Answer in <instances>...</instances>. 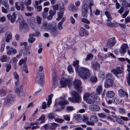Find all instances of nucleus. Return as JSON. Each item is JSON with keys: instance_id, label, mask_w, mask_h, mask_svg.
<instances>
[{"instance_id": "nucleus-1", "label": "nucleus", "mask_w": 130, "mask_h": 130, "mask_svg": "<svg viewBox=\"0 0 130 130\" xmlns=\"http://www.w3.org/2000/svg\"><path fill=\"white\" fill-rule=\"evenodd\" d=\"M94 5L93 0H84L83 3L82 15L84 18L87 17L88 16V12L89 8L90 11V15L91 16L92 14V7Z\"/></svg>"}, {"instance_id": "nucleus-2", "label": "nucleus", "mask_w": 130, "mask_h": 130, "mask_svg": "<svg viewBox=\"0 0 130 130\" xmlns=\"http://www.w3.org/2000/svg\"><path fill=\"white\" fill-rule=\"evenodd\" d=\"M79 75L81 78L86 79L90 76V72L88 69L86 68L81 67L78 71Z\"/></svg>"}, {"instance_id": "nucleus-3", "label": "nucleus", "mask_w": 130, "mask_h": 130, "mask_svg": "<svg viewBox=\"0 0 130 130\" xmlns=\"http://www.w3.org/2000/svg\"><path fill=\"white\" fill-rule=\"evenodd\" d=\"M72 98H69V100L71 102L75 103H79L80 101V98L79 94L75 91H72L71 92Z\"/></svg>"}, {"instance_id": "nucleus-4", "label": "nucleus", "mask_w": 130, "mask_h": 130, "mask_svg": "<svg viewBox=\"0 0 130 130\" xmlns=\"http://www.w3.org/2000/svg\"><path fill=\"white\" fill-rule=\"evenodd\" d=\"M15 96L11 94L8 95L5 99L4 105L6 107L9 106L13 102Z\"/></svg>"}, {"instance_id": "nucleus-5", "label": "nucleus", "mask_w": 130, "mask_h": 130, "mask_svg": "<svg viewBox=\"0 0 130 130\" xmlns=\"http://www.w3.org/2000/svg\"><path fill=\"white\" fill-rule=\"evenodd\" d=\"M81 81L78 79H75L73 82V85L75 89L80 93H81L82 90V89L81 86Z\"/></svg>"}, {"instance_id": "nucleus-6", "label": "nucleus", "mask_w": 130, "mask_h": 130, "mask_svg": "<svg viewBox=\"0 0 130 130\" xmlns=\"http://www.w3.org/2000/svg\"><path fill=\"white\" fill-rule=\"evenodd\" d=\"M52 88L56 87L58 85V79L56 78V76L55 70L54 69L52 70Z\"/></svg>"}, {"instance_id": "nucleus-7", "label": "nucleus", "mask_w": 130, "mask_h": 130, "mask_svg": "<svg viewBox=\"0 0 130 130\" xmlns=\"http://www.w3.org/2000/svg\"><path fill=\"white\" fill-rule=\"evenodd\" d=\"M71 83V81L70 80L64 78H62L60 82V84L61 86H60L59 87H64L66 86H68L69 87L70 86Z\"/></svg>"}, {"instance_id": "nucleus-8", "label": "nucleus", "mask_w": 130, "mask_h": 130, "mask_svg": "<svg viewBox=\"0 0 130 130\" xmlns=\"http://www.w3.org/2000/svg\"><path fill=\"white\" fill-rule=\"evenodd\" d=\"M90 95L88 93H85L84 96V99L85 101L89 104H91L95 102L94 100L90 98Z\"/></svg>"}, {"instance_id": "nucleus-9", "label": "nucleus", "mask_w": 130, "mask_h": 130, "mask_svg": "<svg viewBox=\"0 0 130 130\" xmlns=\"http://www.w3.org/2000/svg\"><path fill=\"white\" fill-rule=\"evenodd\" d=\"M20 6L18 5V2H16L15 3V7L16 8L18 11L21 10L22 11H23L25 8V6L23 2H20Z\"/></svg>"}, {"instance_id": "nucleus-10", "label": "nucleus", "mask_w": 130, "mask_h": 130, "mask_svg": "<svg viewBox=\"0 0 130 130\" xmlns=\"http://www.w3.org/2000/svg\"><path fill=\"white\" fill-rule=\"evenodd\" d=\"M123 72V68L120 67H117L116 69L111 70V72L116 75L117 76L118 74L122 73Z\"/></svg>"}, {"instance_id": "nucleus-11", "label": "nucleus", "mask_w": 130, "mask_h": 130, "mask_svg": "<svg viewBox=\"0 0 130 130\" xmlns=\"http://www.w3.org/2000/svg\"><path fill=\"white\" fill-rule=\"evenodd\" d=\"M20 24V31H22L23 28L26 29L27 28V25L26 23L24 22V20L23 19L19 20Z\"/></svg>"}, {"instance_id": "nucleus-12", "label": "nucleus", "mask_w": 130, "mask_h": 130, "mask_svg": "<svg viewBox=\"0 0 130 130\" xmlns=\"http://www.w3.org/2000/svg\"><path fill=\"white\" fill-rule=\"evenodd\" d=\"M49 32L52 36L55 37L58 34V30L56 27L53 26L49 31Z\"/></svg>"}, {"instance_id": "nucleus-13", "label": "nucleus", "mask_w": 130, "mask_h": 130, "mask_svg": "<svg viewBox=\"0 0 130 130\" xmlns=\"http://www.w3.org/2000/svg\"><path fill=\"white\" fill-rule=\"evenodd\" d=\"M89 109L93 111L97 112L100 109V107L98 105L95 104H92L89 106Z\"/></svg>"}, {"instance_id": "nucleus-14", "label": "nucleus", "mask_w": 130, "mask_h": 130, "mask_svg": "<svg viewBox=\"0 0 130 130\" xmlns=\"http://www.w3.org/2000/svg\"><path fill=\"white\" fill-rule=\"evenodd\" d=\"M7 17L8 20L10 21L12 23H13L15 20L17 15L15 12H14L11 15L10 14H8L7 15Z\"/></svg>"}, {"instance_id": "nucleus-15", "label": "nucleus", "mask_w": 130, "mask_h": 130, "mask_svg": "<svg viewBox=\"0 0 130 130\" xmlns=\"http://www.w3.org/2000/svg\"><path fill=\"white\" fill-rule=\"evenodd\" d=\"M53 26L46 22H44L41 27V29L44 30L50 31L51 28V27Z\"/></svg>"}, {"instance_id": "nucleus-16", "label": "nucleus", "mask_w": 130, "mask_h": 130, "mask_svg": "<svg viewBox=\"0 0 130 130\" xmlns=\"http://www.w3.org/2000/svg\"><path fill=\"white\" fill-rule=\"evenodd\" d=\"M113 84V81L112 80L108 79L105 81L104 85L106 88H108L112 86Z\"/></svg>"}, {"instance_id": "nucleus-17", "label": "nucleus", "mask_w": 130, "mask_h": 130, "mask_svg": "<svg viewBox=\"0 0 130 130\" xmlns=\"http://www.w3.org/2000/svg\"><path fill=\"white\" fill-rule=\"evenodd\" d=\"M36 79L37 82L42 84L43 82V76L42 74H37L36 75Z\"/></svg>"}, {"instance_id": "nucleus-18", "label": "nucleus", "mask_w": 130, "mask_h": 130, "mask_svg": "<svg viewBox=\"0 0 130 130\" xmlns=\"http://www.w3.org/2000/svg\"><path fill=\"white\" fill-rule=\"evenodd\" d=\"M115 43V38L113 37L109 40L106 44V45L107 46L110 47L114 45Z\"/></svg>"}, {"instance_id": "nucleus-19", "label": "nucleus", "mask_w": 130, "mask_h": 130, "mask_svg": "<svg viewBox=\"0 0 130 130\" xmlns=\"http://www.w3.org/2000/svg\"><path fill=\"white\" fill-rule=\"evenodd\" d=\"M88 34V31L85 29L81 28H80V31L79 32V34L81 37H83L85 34V36H87Z\"/></svg>"}, {"instance_id": "nucleus-20", "label": "nucleus", "mask_w": 130, "mask_h": 130, "mask_svg": "<svg viewBox=\"0 0 130 130\" xmlns=\"http://www.w3.org/2000/svg\"><path fill=\"white\" fill-rule=\"evenodd\" d=\"M96 114L95 113H93L91 114L90 118V120L91 121H92L94 123L97 122L98 121V118L96 116Z\"/></svg>"}, {"instance_id": "nucleus-21", "label": "nucleus", "mask_w": 130, "mask_h": 130, "mask_svg": "<svg viewBox=\"0 0 130 130\" xmlns=\"http://www.w3.org/2000/svg\"><path fill=\"white\" fill-rule=\"evenodd\" d=\"M5 41L7 42H8L10 41L12 37V34L11 32L9 31H7L5 34Z\"/></svg>"}, {"instance_id": "nucleus-22", "label": "nucleus", "mask_w": 130, "mask_h": 130, "mask_svg": "<svg viewBox=\"0 0 130 130\" xmlns=\"http://www.w3.org/2000/svg\"><path fill=\"white\" fill-rule=\"evenodd\" d=\"M118 94L119 96L121 97H123L125 96L127 97H128V94L127 93L122 89H121L118 90Z\"/></svg>"}, {"instance_id": "nucleus-23", "label": "nucleus", "mask_w": 130, "mask_h": 130, "mask_svg": "<svg viewBox=\"0 0 130 130\" xmlns=\"http://www.w3.org/2000/svg\"><path fill=\"white\" fill-rule=\"evenodd\" d=\"M58 125L57 123H53L49 125H44V127H47L51 129L54 130L56 128Z\"/></svg>"}, {"instance_id": "nucleus-24", "label": "nucleus", "mask_w": 130, "mask_h": 130, "mask_svg": "<svg viewBox=\"0 0 130 130\" xmlns=\"http://www.w3.org/2000/svg\"><path fill=\"white\" fill-rule=\"evenodd\" d=\"M128 48V45L126 44L122 45L121 49L120 50V52L121 54H124L126 51V49Z\"/></svg>"}, {"instance_id": "nucleus-25", "label": "nucleus", "mask_w": 130, "mask_h": 130, "mask_svg": "<svg viewBox=\"0 0 130 130\" xmlns=\"http://www.w3.org/2000/svg\"><path fill=\"white\" fill-rule=\"evenodd\" d=\"M69 102L67 100H64L63 101H59L58 102V104L60 105H62L61 106V108L62 109H63L64 106L63 105H66L67 104H68Z\"/></svg>"}, {"instance_id": "nucleus-26", "label": "nucleus", "mask_w": 130, "mask_h": 130, "mask_svg": "<svg viewBox=\"0 0 130 130\" xmlns=\"http://www.w3.org/2000/svg\"><path fill=\"white\" fill-rule=\"evenodd\" d=\"M92 66L94 70L96 71L99 69L100 67V64L96 62H94Z\"/></svg>"}, {"instance_id": "nucleus-27", "label": "nucleus", "mask_w": 130, "mask_h": 130, "mask_svg": "<svg viewBox=\"0 0 130 130\" xmlns=\"http://www.w3.org/2000/svg\"><path fill=\"white\" fill-rule=\"evenodd\" d=\"M79 61L78 60H76L74 61L73 63V65L75 68L76 71L77 72L78 69L79 65Z\"/></svg>"}, {"instance_id": "nucleus-28", "label": "nucleus", "mask_w": 130, "mask_h": 130, "mask_svg": "<svg viewBox=\"0 0 130 130\" xmlns=\"http://www.w3.org/2000/svg\"><path fill=\"white\" fill-rule=\"evenodd\" d=\"M69 10L72 11H75L77 10L78 8L76 7L75 6L72 4H70L69 6Z\"/></svg>"}, {"instance_id": "nucleus-29", "label": "nucleus", "mask_w": 130, "mask_h": 130, "mask_svg": "<svg viewBox=\"0 0 130 130\" xmlns=\"http://www.w3.org/2000/svg\"><path fill=\"white\" fill-rule=\"evenodd\" d=\"M17 52L16 50L12 48L9 49L7 52V54L10 55L11 54H15Z\"/></svg>"}, {"instance_id": "nucleus-30", "label": "nucleus", "mask_w": 130, "mask_h": 130, "mask_svg": "<svg viewBox=\"0 0 130 130\" xmlns=\"http://www.w3.org/2000/svg\"><path fill=\"white\" fill-rule=\"evenodd\" d=\"M15 92L17 94L20 96H23L25 95L23 92L22 91L21 88H20V89L18 88H16Z\"/></svg>"}, {"instance_id": "nucleus-31", "label": "nucleus", "mask_w": 130, "mask_h": 130, "mask_svg": "<svg viewBox=\"0 0 130 130\" xmlns=\"http://www.w3.org/2000/svg\"><path fill=\"white\" fill-rule=\"evenodd\" d=\"M103 89L102 86L99 85L98 86L96 89V92L97 94H100L102 91Z\"/></svg>"}, {"instance_id": "nucleus-32", "label": "nucleus", "mask_w": 130, "mask_h": 130, "mask_svg": "<svg viewBox=\"0 0 130 130\" xmlns=\"http://www.w3.org/2000/svg\"><path fill=\"white\" fill-rule=\"evenodd\" d=\"M114 93L112 91H108L106 93L107 96L110 98H113L114 96Z\"/></svg>"}, {"instance_id": "nucleus-33", "label": "nucleus", "mask_w": 130, "mask_h": 130, "mask_svg": "<svg viewBox=\"0 0 130 130\" xmlns=\"http://www.w3.org/2000/svg\"><path fill=\"white\" fill-rule=\"evenodd\" d=\"M45 117L44 115H43L39 118V119L37 120V121H40L39 123H42L45 122Z\"/></svg>"}, {"instance_id": "nucleus-34", "label": "nucleus", "mask_w": 130, "mask_h": 130, "mask_svg": "<svg viewBox=\"0 0 130 130\" xmlns=\"http://www.w3.org/2000/svg\"><path fill=\"white\" fill-rule=\"evenodd\" d=\"M47 117L50 119H55V114L51 112L48 114Z\"/></svg>"}, {"instance_id": "nucleus-35", "label": "nucleus", "mask_w": 130, "mask_h": 130, "mask_svg": "<svg viewBox=\"0 0 130 130\" xmlns=\"http://www.w3.org/2000/svg\"><path fill=\"white\" fill-rule=\"evenodd\" d=\"M64 12L63 11L58 12L57 13L58 18H56V20L59 21L62 17L63 15Z\"/></svg>"}, {"instance_id": "nucleus-36", "label": "nucleus", "mask_w": 130, "mask_h": 130, "mask_svg": "<svg viewBox=\"0 0 130 130\" xmlns=\"http://www.w3.org/2000/svg\"><path fill=\"white\" fill-rule=\"evenodd\" d=\"M105 14L107 18V20H111V18L110 13L108 11H106L105 12Z\"/></svg>"}, {"instance_id": "nucleus-37", "label": "nucleus", "mask_w": 130, "mask_h": 130, "mask_svg": "<svg viewBox=\"0 0 130 130\" xmlns=\"http://www.w3.org/2000/svg\"><path fill=\"white\" fill-rule=\"evenodd\" d=\"M104 73L103 72H100L99 74V77L101 79L103 80L104 78Z\"/></svg>"}, {"instance_id": "nucleus-38", "label": "nucleus", "mask_w": 130, "mask_h": 130, "mask_svg": "<svg viewBox=\"0 0 130 130\" xmlns=\"http://www.w3.org/2000/svg\"><path fill=\"white\" fill-rule=\"evenodd\" d=\"M97 80V78L96 77L93 76L90 78V80L92 83L96 82Z\"/></svg>"}, {"instance_id": "nucleus-39", "label": "nucleus", "mask_w": 130, "mask_h": 130, "mask_svg": "<svg viewBox=\"0 0 130 130\" xmlns=\"http://www.w3.org/2000/svg\"><path fill=\"white\" fill-rule=\"evenodd\" d=\"M5 7L6 8V9H5V8L3 7H2V11L3 13H7L8 11V9L9 8L8 7L7 5H6L5 6Z\"/></svg>"}, {"instance_id": "nucleus-40", "label": "nucleus", "mask_w": 130, "mask_h": 130, "mask_svg": "<svg viewBox=\"0 0 130 130\" xmlns=\"http://www.w3.org/2000/svg\"><path fill=\"white\" fill-rule=\"evenodd\" d=\"M122 4L123 7L125 8L130 7V3H128L126 1L123 2Z\"/></svg>"}, {"instance_id": "nucleus-41", "label": "nucleus", "mask_w": 130, "mask_h": 130, "mask_svg": "<svg viewBox=\"0 0 130 130\" xmlns=\"http://www.w3.org/2000/svg\"><path fill=\"white\" fill-rule=\"evenodd\" d=\"M35 7L37 9L38 12L40 11L42 9V7L41 5L38 6L34 5Z\"/></svg>"}, {"instance_id": "nucleus-42", "label": "nucleus", "mask_w": 130, "mask_h": 130, "mask_svg": "<svg viewBox=\"0 0 130 130\" xmlns=\"http://www.w3.org/2000/svg\"><path fill=\"white\" fill-rule=\"evenodd\" d=\"M6 91L3 89H0V94L2 96H4L6 94Z\"/></svg>"}, {"instance_id": "nucleus-43", "label": "nucleus", "mask_w": 130, "mask_h": 130, "mask_svg": "<svg viewBox=\"0 0 130 130\" xmlns=\"http://www.w3.org/2000/svg\"><path fill=\"white\" fill-rule=\"evenodd\" d=\"M81 21L83 23H86L88 24L90 23V22L89 21L84 18H83L81 19Z\"/></svg>"}, {"instance_id": "nucleus-44", "label": "nucleus", "mask_w": 130, "mask_h": 130, "mask_svg": "<svg viewBox=\"0 0 130 130\" xmlns=\"http://www.w3.org/2000/svg\"><path fill=\"white\" fill-rule=\"evenodd\" d=\"M66 110L67 112H69L73 110L74 108L73 107L68 106L67 107Z\"/></svg>"}, {"instance_id": "nucleus-45", "label": "nucleus", "mask_w": 130, "mask_h": 130, "mask_svg": "<svg viewBox=\"0 0 130 130\" xmlns=\"http://www.w3.org/2000/svg\"><path fill=\"white\" fill-rule=\"evenodd\" d=\"M27 0V1H25L24 2V3L26 6L30 5L31 4V0Z\"/></svg>"}, {"instance_id": "nucleus-46", "label": "nucleus", "mask_w": 130, "mask_h": 130, "mask_svg": "<svg viewBox=\"0 0 130 130\" xmlns=\"http://www.w3.org/2000/svg\"><path fill=\"white\" fill-rule=\"evenodd\" d=\"M82 116L79 114L77 115L74 117L75 119L76 120H79L82 119Z\"/></svg>"}, {"instance_id": "nucleus-47", "label": "nucleus", "mask_w": 130, "mask_h": 130, "mask_svg": "<svg viewBox=\"0 0 130 130\" xmlns=\"http://www.w3.org/2000/svg\"><path fill=\"white\" fill-rule=\"evenodd\" d=\"M6 71L7 72H8L9 71L11 68V66L10 64H8L6 65Z\"/></svg>"}, {"instance_id": "nucleus-48", "label": "nucleus", "mask_w": 130, "mask_h": 130, "mask_svg": "<svg viewBox=\"0 0 130 130\" xmlns=\"http://www.w3.org/2000/svg\"><path fill=\"white\" fill-rule=\"evenodd\" d=\"M7 59V57L6 55H3L2 57V58L1 59V61L2 62H4Z\"/></svg>"}, {"instance_id": "nucleus-49", "label": "nucleus", "mask_w": 130, "mask_h": 130, "mask_svg": "<svg viewBox=\"0 0 130 130\" xmlns=\"http://www.w3.org/2000/svg\"><path fill=\"white\" fill-rule=\"evenodd\" d=\"M56 13V11L55 10H50L49 12V14L53 16Z\"/></svg>"}, {"instance_id": "nucleus-50", "label": "nucleus", "mask_w": 130, "mask_h": 130, "mask_svg": "<svg viewBox=\"0 0 130 130\" xmlns=\"http://www.w3.org/2000/svg\"><path fill=\"white\" fill-rule=\"evenodd\" d=\"M98 116L100 117L101 118H105L106 117V116L105 113H98Z\"/></svg>"}, {"instance_id": "nucleus-51", "label": "nucleus", "mask_w": 130, "mask_h": 130, "mask_svg": "<svg viewBox=\"0 0 130 130\" xmlns=\"http://www.w3.org/2000/svg\"><path fill=\"white\" fill-rule=\"evenodd\" d=\"M23 69L26 73H28V71L27 67L26 64H24V65Z\"/></svg>"}, {"instance_id": "nucleus-52", "label": "nucleus", "mask_w": 130, "mask_h": 130, "mask_svg": "<svg viewBox=\"0 0 130 130\" xmlns=\"http://www.w3.org/2000/svg\"><path fill=\"white\" fill-rule=\"evenodd\" d=\"M22 64H23L24 65V64H26L25 61H24L23 59H22L20 61L19 63V65L21 66Z\"/></svg>"}, {"instance_id": "nucleus-53", "label": "nucleus", "mask_w": 130, "mask_h": 130, "mask_svg": "<svg viewBox=\"0 0 130 130\" xmlns=\"http://www.w3.org/2000/svg\"><path fill=\"white\" fill-rule=\"evenodd\" d=\"M37 22L38 24H40L41 22V19L39 16L37 17Z\"/></svg>"}, {"instance_id": "nucleus-54", "label": "nucleus", "mask_w": 130, "mask_h": 130, "mask_svg": "<svg viewBox=\"0 0 130 130\" xmlns=\"http://www.w3.org/2000/svg\"><path fill=\"white\" fill-rule=\"evenodd\" d=\"M55 121L59 123H61L64 121V120L61 119H55Z\"/></svg>"}, {"instance_id": "nucleus-55", "label": "nucleus", "mask_w": 130, "mask_h": 130, "mask_svg": "<svg viewBox=\"0 0 130 130\" xmlns=\"http://www.w3.org/2000/svg\"><path fill=\"white\" fill-rule=\"evenodd\" d=\"M93 56L92 54H88L86 58V60H88L90 59Z\"/></svg>"}, {"instance_id": "nucleus-56", "label": "nucleus", "mask_w": 130, "mask_h": 130, "mask_svg": "<svg viewBox=\"0 0 130 130\" xmlns=\"http://www.w3.org/2000/svg\"><path fill=\"white\" fill-rule=\"evenodd\" d=\"M27 10L29 11H31L34 10V8L32 7L29 6H26Z\"/></svg>"}, {"instance_id": "nucleus-57", "label": "nucleus", "mask_w": 130, "mask_h": 130, "mask_svg": "<svg viewBox=\"0 0 130 130\" xmlns=\"http://www.w3.org/2000/svg\"><path fill=\"white\" fill-rule=\"evenodd\" d=\"M14 76L15 78L17 80L19 79V76L17 73L16 72H14L13 73Z\"/></svg>"}, {"instance_id": "nucleus-58", "label": "nucleus", "mask_w": 130, "mask_h": 130, "mask_svg": "<svg viewBox=\"0 0 130 130\" xmlns=\"http://www.w3.org/2000/svg\"><path fill=\"white\" fill-rule=\"evenodd\" d=\"M35 39L34 38H30L28 39V41L30 43H32L34 42L35 40Z\"/></svg>"}, {"instance_id": "nucleus-59", "label": "nucleus", "mask_w": 130, "mask_h": 130, "mask_svg": "<svg viewBox=\"0 0 130 130\" xmlns=\"http://www.w3.org/2000/svg\"><path fill=\"white\" fill-rule=\"evenodd\" d=\"M68 70L70 73H72L73 72V70L72 67L71 66H69L68 67Z\"/></svg>"}, {"instance_id": "nucleus-60", "label": "nucleus", "mask_w": 130, "mask_h": 130, "mask_svg": "<svg viewBox=\"0 0 130 130\" xmlns=\"http://www.w3.org/2000/svg\"><path fill=\"white\" fill-rule=\"evenodd\" d=\"M88 118L87 116H83L82 117V119L83 121H85L88 120Z\"/></svg>"}, {"instance_id": "nucleus-61", "label": "nucleus", "mask_w": 130, "mask_h": 130, "mask_svg": "<svg viewBox=\"0 0 130 130\" xmlns=\"http://www.w3.org/2000/svg\"><path fill=\"white\" fill-rule=\"evenodd\" d=\"M111 20H106V23L107 25L109 26H111L112 25V23L111 21Z\"/></svg>"}, {"instance_id": "nucleus-62", "label": "nucleus", "mask_w": 130, "mask_h": 130, "mask_svg": "<svg viewBox=\"0 0 130 130\" xmlns=\"http://www.w3.org/2000/svg\"><path fill=\"white\" fill-rule=\"evenodd\" d=\"M111 116L115 119L116 121L117 122H118L119 123V122H120V121L121 120L120 119L118 118L115 116Z\"/></svg>"}, {"instance_id": "nucleus-63", "label": "nucleus", "mask_w": 130, "mask_h": 130, "mask_svg": "<svg viewBox=\"0 0 130 130\" xmlns=\"http://www.w3.org/2000/svg\"><path fill=\"white\" fill-rule=\"evenodd\" d=\"M63 23L61 22H59L58 24V28L60 29H61L62 28V25Z\"/></svg>"}, {"instance_id": "nucleus-64", "label": "nucleus", "mask_w": 130, "mask_h": 130, "mask_svg": "<svg viewBox=\"0 0 130 130\" xmlns=\"http://www.w3.org/2000/svg\"><path fill=\"white\" fill-rule=\"evenodd\" d=\"M112 74L111 73H108L106 75V78L107 79H110L112 77Z\"/></svg>"}]
</instances>
